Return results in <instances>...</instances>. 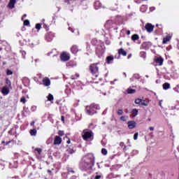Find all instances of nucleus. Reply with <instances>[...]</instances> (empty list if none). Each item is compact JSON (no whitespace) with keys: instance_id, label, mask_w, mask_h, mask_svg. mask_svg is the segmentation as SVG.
Masks as SVG:
<instances>
[{"instance_id":"ea45409f","label":"nucleus","mask_w":179,"mask_h":179,"mask_svg":"<svg viewBox=\"0 0 179 179\" xmlns=\"http://www.w3.org/2000/svg\"><path fill=\"white\" fill-rule=\"evenodd\" d=\"M120 121H127V119L125 118V116H122L120 118Z\"/></svg>"},{"instance_id":"5701e85b","label":"nucleus","mask_w":179,"mask_h":179,"mask_svg":"<svg viewBox=\"0 0 179 179\" xmlns=\"http://www.w3.org/2000/svg\"><path fill=\"white\" fill-rule=\"evenodd\" d=\"M6 84L7 85V86H8V87H10L12 86V83L8 78H6Z\"/></svg>"},{"instance_id":"dca6fc26","label":"nucleus","mask_w":179,"mask_h":179,"mask_svg":"<svg viewBox=\"0 0 179 179\" xmlns=\"http://www.w3.org/2000/svg\"><path fill=\"white\" fill-rule=\"evenodd\" d=\"M162 87L164 90H169L170 89V83H165L162 85Z\"/></svg>"},{"instance_id":"13d9d810","label":"nucleus","mask_w":179,"mask_h":179,"mask_svg":"<svg viewBox=\"0 0 179 179\" xmlns=\"http://www.w3.org/2000/svg\"><path fill=\"white\" fill-rule=\"evenodd\" d=\"M1 143H2L3 145H6V143L5 141H2Z\"/></svg>"},{"instance_id":"864d4df0","label":"nucleus","mask_w":179,"mask_h":179,"mask_svg":"<svg viewBox=\"0 0 179 179\" xmlns=\"http://www.w3.org/2000/svg\"><path fill=\"white\" fill-rule=\"evenodd\" d=\"M66 143L69 145V143H71V139L69 138V140L66 141Z\"/></svg>"},{"instance_id":"473e14b6","label":"nucleus","mask_w":179,"mask_h":179,"mask_svg":"<svg viewBox=\"0 0 179 179\" xmlns=\"http://www.w3.org/2000/svg\"><path fill=\"white\" fill-rule=\"evenodd\" d=\"M36 30H40V29H41V24H40V23L36 24Z\"/></svg>"},{"instance_id":"2eb2a0df","label":"nucleus","mask_w":179,"mask_h":179,"mask_svg":"<svg viewBox=\"0 0 179 179\" xmlns=\"http://www.w3.org/2000/svg\"><path fill=\"white\" fill-rule=\"evenodd\" d=\"M15 3H16V0H10L8 8H10V9H13V8H15Z\"/></svg>"},{"instance_id":"9b49d317","label":"nucleus","mask_w":179,"mask_h":179,"mask_svg":"<svg viewBox=\"0 0 179 179\" xmlns=\"http://www.w3.org/2000/svg\"><path fill=\"white\" fill-rule=\"evenodd\" d=\"M128 128L129 129H134L135 127H136V122L135 121H129L128 122Z\"/></svg>"},{"instance_id":"412c9836","label":"nucleus","mask_w":179,"mask_h":179,"mask_svg":"<svg viewBox=\"0 0 179 179\" xmlns=\"http://www.w3.org/2000/svg\"><path fill=\"white\" fill-rule=\"evenodd\" d=\"M136 90H134V89H128L127 90V93L128 94H134V93H136Z\"/></svg>"},{"instance_id":"37998d69","label":"nucleus","mask_w":179,"mask_h":179,"mask_svg":"<svg viewBox=\"0 0 179 179\" xmlns=\"http://www.w3.org/2000/svg\"><path fill=\"white\" fill-rule=\"evenodd\" d=\"M101 178V176L100 175H96L95 177H94V179H100Z\"/></svg>"},{"instance_id":"7c9ffc66","label":"nucleus","mask_w":179,"mask_h":179,"mask_svg":"<svg viewBox=\"0 0 179 179\" xmlns=\"http://www.w3.org/2000/svg\"><path fill=\"white\" fill-rule=\"evenodd\" d=\"M122 114H124V110L122 109L117 110V115H122Z\"/></svg>"},{"instance_id":"09e8293b","label":"nucleus","mask_w":179,"mask_h":179,"mask_svg":"<svg viewBox=\"0 0 179 179\" xmlns=\"http://www.w3.org/2000/svg\"><path fill=\"white\" fill-rule=\"evenodd\" d=\"M10 142H12V141H7L5 145L6 146V145H9V143H10Z\"/></svg>"},{"instance_id":"1a4fd4ad","label":"nucleus","mask_w":179,"mask_h":179,"mask_svg":"<svg viewBox=\"0 0 179 179\" xmlns=\"http://www.w3.org/2000/svg\"><path fill=\"white\" fill-rule=\"evenodd\" d=\"M53 143L54 145H61L62 143V138L59 136H56Z\"/></svg>"},{"instance_id":"7ed1b4c3","label":"nucleus","mask_w":179,"mask_h":179,"mask_svg":"<svg viewBox=\"0 0 179 179\" xmlns=\"http://www.w3.org/2000/svg\"><path fill=\"white\" fill-rule=\"evenodd\" d=\"M97 110H99V106L92 103L90 106H86L85 113H87L88 115H94V114L97 113Z\"/></svg>"},{"instance_id":"e433bc0d","label":"nucleus","mask_w":179,"mask_h":179,"mask_svg":"<svg viewBox=\"0 0 179 179\" xmlns=\"http://www.w3.org/2000/svg\"><path fill=\"white\" fill-rule=\"evenodd\" d=\"M91 43L92 45H96L97 44V40L93 39Z\"/></svg>"},{"instance_id":"393cba45","label":"nucleus","mask_w":179,"mask_h":179,"mask_svg":"<svg viewBox=\"0 0 179 179\" xmlns=\"http://www.w3.org/2000/svg\"><path fill=\"white\" fill-rule=\"evenodd\" d=\"M67 152H68V153H69L70 155H73V153L75 152V150H73V148H69V149H67Z\"/></svg>"},{"instance_id":"4c0bfd02","label":"nucleus","mask_w":179,"mask_h":179,"mask_svg":"<svg viewBox=\"0 0 179 179\" xmlns=\"http://www.w3.org/2000/svg\"><path fill=\"white\" fill-rule=\"evenodd\" d=\"M141 106H145V107H148V104L145 102V101H141Z\"/></svg>"},{"instance_id":"c85d7f7f","label":"nucleus","mask_w":179,"mask_h":179,"mask_svg":"<svg viewBox=\"0 0 179 179\" xmlns=\"http://www.w3.org/2000/svg\"><path fill=\"white\" fill-rule=\"evenodd\" d=\"M24 26H30V21H29V20H25L24 21Z\"/></svg>"},{"instance_id":"aec40b11","label":"nucleus","mask_w":179,"mask_h":179,"mask_svg":"<svg viewBox=\"0 0 179 179\" xmlns=\"http://www.w3.org/2000/svg\"><path fill=\"white\" fill-rule=\"evenodd\" d=\"M131 40L133 41H136V40H139V35L138 34H134V35H132Z\"/></svg>"},{"instance_id":"6e6552de","label":"nucleus","mask_w":179,"mask_h":179,"mask_svg":"<svg viewBox=\"0 0 179 179\" xmlns=\"http://www.w3.org/2000/svg\"><path fill=\"white\" fill-rule=\"evenodd\" d=\"M71 52L74 55L78 54V52H79V46L73 45L71 48Z\"/></svg>"},{"instance_id":"4d7b16f0","label":"nucleus","mask_w":179,"mask_h":179,"mask_svg":"<svg viewBox=\"0 0 179 179\" xmlns=\"http://www.w3.org/2000/svg\"><path fill=\"white\" fill-rule=\"evenodd\" d=\"M76 78H79V74L78 73H76Z\"/></svg>"},{"instance_id":"f03ea898","label":"nucleus","mask_w":179,"mask_h":179,"mask_svg":"<svg viewBox=\"0 0 179 179\" xmlns=\"http://www.w3.org/2000/svg\"><path fill=\"white\" fill-rule=\"evenodd\" d=\"M81 136L83 141H93L94 139V134L92 130L87 129H84L81 133Z\"/></svg>"},{"instance_id":"5fc2aeb1","label":"nucleus","mask_w":179,"mask_h":179,"mask_svg":"<svg viewBox=\"0 0 179 179\" xmlns=\"http://www.w3.org/2000/svg\"><path fill=\"white\" fill-rule=\"evenodd\" d=\"M48 173L49 174H51V173H52L51 170L48 169Z\"/></svg>"},{"instance_id":"b1692460","label":"nucleus","mask_w":179,"mask_h":179,"mask_svg":"<svg viewBox=\"0 0 179 179\" xmlns=\"http://www.w3.org/2000/svg\"><path fill=\"white\" fill-rule=\"evenodd\" d=\"M27 100H26V97L22 96L20 99V103H23V104H26V102Z\"/></svg>"},{"instance_id":"20e7f679","label":"nucleus","mask_w":179,"mask_h":179,"mask_svg":"<svg viewBox=\"0 0 179 179\" xmlns=\"http://www.w3.org/2000/svg\"><path fill=\"white\" fill-rule=\"evenodd\" d=\"M154 62H155V66H163L164 59L162 56H155L154 57Z\"/></svg>"},{"instance_id":"4468645a","label":"nucleus","mask_w":179,"mask_h":179,"mask_svg":"<svg viewBox=\"0 0 179 179\" xmlns=\"http://www.w3.org/2000/svg\"><path fill=\"white\" fill-rule=\"evenodd\" d=\"M114 61V56L110 55L106 57V62L108 64H113V62Z\"/></svg>"},{"instance_id":"a878e982","label":"nucleus","mask_w":179,"mask_h":179,"mask_svg":"<svg viewBox=\"0 0 179 179\" xmlns=\"http://www.w3.org/2000/svg\"><path fill=\"white\" fill-rule=\"evenodd\" d=\"M134 103H135V104H141V103H142V99H136V100H135V101H134Z\"/></svg>"},{"instance_id":"c9c22d12","label":"nucleus","mask_w":179,"mask_h":179,"mask_svg":"<svg viewBox=\"0 0 179 179\" xmlns=\"http://www.w3.org/2000/svg\"><path fill=\"white\" fill-rule=\"evenodd\" d=\"M120 57H121L120 55L118 54V52H117V54H116L115 57H113V58H115V59H120Z\"/></svg>"},{"instance_id":"f3484780","label":"nucleus","mask_w":179,"mask_h":179,"mask_svg":"<svg viewBox=\"0 0 179 179\" xmlns=\"http://www.w3.org/2000/svg\"><path fill=\"white\" fill-rule=\"evenodd\" d=\"M29 134L31 136H36L37 135V130L36 129H31Z\"/></svg>"},{"instance_id":"3c124183","label":"nucleus","mask_w":179,"mask_h":179,"mask_svg":"<svg viewBox=\"0 0 179 179\" xmlns=\"http://www.w3.org/2000/svg\"><path fill=\"white\" fill-rule=\"evenodd\" d=\"M131 57H132V54H130L128 55L127 59H129V58H131Z\"/></svg>"},{"instance_id":"49530a36","label":"nucleus","mask_w":179,"mask_h":179,"mask_svg":"<svg viewBox=\"0 0 179 179\" xmlns=\"http://www.w3.org/2000/svg\"><path fill=\"white\" fill-rule=\"evenodd\" d=\"M150 131H155V127H149Z\"/></svg>"},{"instance_id":"0eeeda50","label":"nucleus","mask_w":179,"mask_h":179,"mask_svg":"<svg viewBox=\"0 0 179 179\" xmlns=\"http://www.w3.org/2000/svg\"><path fill=\"white\" fill-rule=\"evenodd\" d=\"M54 37H55L54 33L51 31L48 32L45 35V38L48 42L52 41V40L54 39Z\"/></svg>"},{"instance_id":"4be33fe9","label":"nucleus","mask_w":179,"mask_h":179,"mask_svg":"<svg viewBox=\"0 0 179 179\" xmlns=\"http://www.w3.org/2000/svg\"><path fill=\"white\" fill-rule=\"evenodd\" d=\"M48 101H54V96L51 94H49L48 96Z\"/></svg>"},{"instance_id":"bf43d9fd","label":"nucleus","mask_w":179,"mask_h":179,"mask_svg":"<svg viewBox=\"0 0 179 179\" xmlns=\"http://www.w3.org/2000/svg\"><path fill=\"white\" fill-rule=\"evenodd\" d=\"M120 45H122V42H120Z\"/></svg>"},{"instance_id":"58836bf2","label":"nucleus","mask_w":179,"mask_h":179,"mask_svg":"<svg viewBox=\"0 0 179 179\" xmlns=\"http://www.w3.org/2000/svg\"><path fill=\"white\" fill-rule=\"evenodd\" d=\"M91 163H92V166H94V157H92Z\"/></svg>"},{"instance_id":"f8f14e48","label":"nucleus","mask_w":179,"mask_h":179,"mask_svg":"<svg viewBox=\"0 0 179 179\" xmlns=\"http://www.w3.org/2000/svg\"><path fill=\"white\" fill-rule=\"evenodd\" d=\"M119 55H122V57H127V52L124 50V48H121L117 50Z\"/></svg>"},{"instance_id":"79ce46f5","label":"nucleus","mask_w":179,"mask_h":179,"mask_svg":"<svg viewBox=\"0 0 179 179\" xmlns=\"http://www.w3.org/2000/svg\"><path fill=\"white\" fill-rule=\"evenodd\" d=\"M61 120L62 122H65V117L64 115L61 116Z\"/></svg>"},{"instance_id":"9d476101","label":"nucleus","mask_w":179,"mask_h":179,"mask_svg":"<svg viewBox=\"0 0 179 179\" xmlns=\"http://www.w3.org/2000/svg\"><path fill=\"white\" fill-rule=\"evenodd\" d=\"M1 92L3 96H8L10 93L9 87L3 86L1 90Z\"/></svg>"},{"instance_id":"423d86ee","label":"nucleus","mask_w":179,"mask_h":179,"mask_svg":"<svg viewBox=\"0 0 179 179\" xmlns=\"http://www.w3.org/2000/svg\"><path fill=\"white\" fill-rule=\"evenodd\" d=\"M145 29L148 33H152L155 29V25L150 23H147L145 26Z\"/></svg>"},{"instance_id":"2f4dec72","label":"nucleus","mask_w":179,"mask_h":179,"mask_svg":"<svg viewBox=\"0 0 179 179\" xmlns=\"http://www.w3.org/2000/svg\"><path fill=\"white\" fill-rule=\"evenodd\" d=\"M58 135H59V136H64L65 135V133L64 132V131L59 130V131H58Z\"/></svg>"},{"instance_id":"a18cd8bd","label":"nucleus","mask_w":179,"mask_h":179,"mask_svg":"<svg viewBox=\"0 0 179 179\" xmlns=\"http://www.w3.org/2000/svg\"><path fill=\"white\" fill-rule=\"evenodd\" d=\"M142 9H146V6L143 5L141 8V10H142Z\"/></svg>"},{"instance_id":"6ab92c4d","label":"nucleus","mask_w":179,"mask_h":179,"mask_svg":"<svg viewBox=\"0 0 179 179\" xmlns=\"http://www.w3.org/2000/svg\"><path fill=\"white\" fill-rule=\"evenodd\" d=\"M171 40V38L168 36H166L165 38H163V44H167L169 41Z\"/></svg>"},{"instance_id":"cd10ccee","label":"nucleus","mask_w":179,"mask_h":179,"mask_svg":"<svg viewBox=\"0 0 179 179\" xmlns=\"http://www.w3.org/2000/svg\"><path fill=\"white\" fill-rule=\"evenodd\" d=\"M101 153H102V155H103L104 156H106V155H107V153H108L107 149H106V148H102V149H101Z\"/></svg>"},{"instance_id":"a19ab883","label":"nucleus","mask_w":179,"mask_h":179,"mask_svg":"<svg viewBox=\"0 0 179 179\" xmlns=\"http://www.w3.org/2000/svg\"><path fill=\"white\" fill-rule=\"evenodd\" d=\"M125 146V144L124 143V142H120V148H124Z\"/></svg>"},{"instance_id":"c756f323","label":"nucleus","mask_w":179,"mask_h":179,"mask_svg":"<svg viewBox=\"0 0 179 179\" xmlns=\"http://www.w3.org/2000/svg\"><path fill=\"white\" fill-rule=\"evenodd\" d=\"M67 171L68 173H71L72 174H73L75 173V171H73V169L72 168H67Z\"/></svg>"},{"instance_id":"a211bd4d","label":"nucleus","mask_w":179,"mask_h":179,"mask_svg":"<svg viewBox=\"0 0 179 179\" xmlns=\"http://www.w3.org/2000/svg\"><path fill=\"white\" fill-rule=\"evenodd\" d=\"M138 110L136 108H134L131 110V115L132 117H136L138 115Z\"/></svg>"},{"instance_id":"c03bdc74","label":"nucleus","mask_w":179,"mask_h":179,"mask_svg":"<svg viewBox=\"0 0 179 179\" xmlns=\"http://www.w3.org/2000/svg\"><path fill=\"white\" fill-rule=\"evenodd\" d=\"M123 152H127V145H124V147H123Z\"/></svg>"},{"instance_id":"f704fd0d","label":"nucleus","mask_w":179,"mask_h":179,"mask_svg":"<svg viewBox=\"0 0 179 179\" xmlns=\"http://www.w3.org/2000/svg\"><path fill=\"white\" fill-rule=\"evenodd\" d=\"M138 136H139V134L138 132L135 133L134 135V141H136V139H138Z\"/></svg>"},{"instance_id":"de8ad7c7","label":"nucleus","mask_w":179,"mask_h":179,"mask_svg":"<svg viewBox=\"0 0 179 179\" xmlns=\"http://www.w3.org/2000/svg\"><path fill=\"white\" fill-rule=\"evenodd\" d=\"M34 124H35L34 121H32L30 124L31 127H34Z\"/></svg>"},{"instance_id":"39448f33","label":"nucleus","mask_w":179,"mask_h":179,"mask_svg":"<svg viewBox=\"0 0 179 179\" xmlns=\"http://www.w3.org/2000/svg\"><path fill=\"white\" fill-rule=\"evenodd\" d=\"M60 59L62 62H66L71 59V56H69V53L66 52H63L60 55Z\"/></svg>"},{"instance_id":"72a5a7b5","label":"nucleus","mask_w":179,"mask_h":179,"mask_svg":"<svg viewBox=\"0 0 179 179\" xmlns=\"http://www.w3.org/2000/svg\"><path fill=\"white\" fill-rule=\"evenodd\" d=\"M6 75H8V76L13 75V71H12V70L8 69L7 71H6Z\"/></svg>"},{"instance_id":"6e6d98bb","label":"nucleus","mask_w":179,"mask_h":179,"mask_svg":"<svg viewBox=\"0 0 179 179\" xmlns=\"http://www.w3.org/2000/svg\"><path fill=\"white\" fill-rule=\"evenodd\" d=\"M159 106L160 107H162V101H160L159 102Z\"/></svg>"},{"instance_id":"052dcab7","label":"nucleus","mask_w":179,"mask_h":179,"mask_svg":"<svg viewBox=\"0 0 179 179\" xmlns=\"http://www.w3.org/2000/svg\"><path fill=\"white\" fill-rule=\"evenodd\" d=\"M156 26H157V27H159V24H157Z\"/></svg>"},{"instance_id":"bb28decb","label":"nucleus","mask_w":179,"mask_h":179,"mask_svg":"<svg viewBox=\"0 0 179 179\" xmlns=\"http://www.w3.org/2000/svg\"><path fill=\"white\" fill-rule=\"evenodd\" d=\"M35 152H37L38 155H41V152H43V150L41 148H35Z\"/></svg>"},{"instance_id":"603ef678","label":"nucleus","mask_w":179,"mask_h":179,"mask_svg":"<svg viewBox=\"0 0 179 179\" xmlns=\"http://www.w3.org/2000/svg\"><path fill=\"white\" fill-rule=\"evenodd\" d=\"M27 17V15L24 14V15H22V19H24V17Z\"/></svg>"},{"instance_id":"ddd939ff","label":"nucleus","mask_w":179,"mask_h":179,"mask_svg":"<svg viewBox=\"0 0 179 179\" xmlns=\"http://www.w3.org/2000/svg\"><path fill=\"white\" fill-rule=\"evenodd\" d=\"M43 83L44 86H50L51 85V80L48 78H45L43 79Z\"/></svg>"},{"instance_id":"680f3d73","label":"nucleus","mask_w":179,"mask_h":179,"mask_svg":"<svg viewBox=\"0 0 179 179\" xmlns=\"http://www.w3.org/2000/svg\"><path fill=\"white\" fill-rule=\"evenodd\" d=\"M0 59H1V56H0Z\"/></svg>"},{"instance_id":"8fccbe9b","label":"nucleus","mask_w":179,"mask_h":179,"mask_svg":"<svg viewBox=\"0 0 179 179\" xmlns=\"http://www.w3.org/2000/svg\"><path fill=\"white\" fill-rule=\"evenodd\" d=\"M127 36H129V34H131V31L129 30L127 31Z\"/></svg>"},{"instance_id":"f257e3e1","label":"nucleus","mask_w":179,"mask_h":179,"mask_svg":"<svg viewBox=\"0 0 179 179\" xmlns=\"http://www.w3.org/2000/svg\"><path fill=\"white\" fill-rule=\"evenodd\" d=\"M99 65H100V62L92 63L90 64L89 71L90 73L92 75V79L96 80L99 78Z\"/></svg>"}]
</instances>
